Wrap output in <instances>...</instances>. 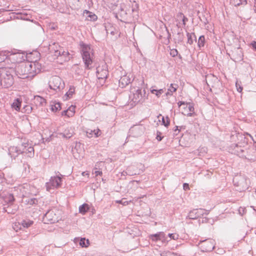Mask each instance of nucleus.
I'll return each instance as SVG.
<instances>
[{"label":"nucleus","mask_w":256,"mask_h":256,"mask_svg":"<svg viewBox=\"0 0 256 256\" xmlns=\"http://www.w3.org/2000/svg\"><path fill=\"white\" fill-rule=\"evenodd\" d=\"M41 64L38 62H26L16 67L17 76L20 78H33L40 72Z\"/></svg>","instance_id":"1"},{"label":"nucleus","mask_w":256,"mask_h":256,"mask_svg":"<svg viewBox=\"0 0 256 256\" xmlns=\"http://www.w3.org/2000/svg\"><path fill=\"white\" fill-rule=\"evenodd\" d=\"M41 64L38 62H26L16 67L17 76L20 78H33L40 72Z\"/></svg>","instance_id":"2"},{"label":"nucleus","mask_w":256,"mask_h":256,"mask_svg":"<svg viewBox=\"0 0 256 256\" xmlns=\"http://www.w3.org/2000/svg\"><path fill=\"white\" fill-rule=\"evenodd\" d=\"M48 50L52 56L57 58H60L61 61L66 62L70 60L69 52L65 51L58 43L53 42L50 44Z\"/></svg>","instance_id":"3"},{"label":"nucleus","mask_w":256,"mask_h":256,"mask_svg":"<svg viewBox=\"0 0 256 256\" xmlns=\"http://www.w3.org/2000/svg\"><path fill=\"white\" fill-rule=\"evenodd\" d=\"M80 46L85 66L86 68L90 69L91 68L90 65L92 62V50L90 46L85 44L83 42L80 43Z\"/></svg>","instance_id":"4"},{"label":"nucleus","mask_w":256,"mask_h":256,"mask_svg":"<svg viewBox=\"0 0 256 256\" xmlns=\"http://www.w3.org/2000/svg\"><path fill=\"white\" fill-rule=\"evenodd\" d=\"M10 69L0 68V86L5 88L10 87L13 84V78Z\"/></svg>","instance_id":"5"},{"label":"nucleus","mask_w":256,"mask_h":256,"mask_svg":"<svg viewBox=\"0 0 256 256\" xmlns=\"http://www.w3.org/2000/svg\"><path fill=\"white\" fill-rule=\"evenodd\" d=\"M132 94L130 96V98L134 104H142L146 99L145 90H142V89H132Z\"/></svg>","instance_id":"6"},{"label":"nucleus","mask_w":256,"mask_h":256,"mask_svg":"<svg viewBox=\"0 0 256 256\" xmlns=\"http://www.w3.org/2000/svg\"><path fill=\"white\" fill-rule=\"evenodd\" d=\"M49 87L50 89L60 92L64 88L65 84L62 79L58 76H52L48 82Z\"/></svg>","instance_id":"7"},{"label":"nucleus","mask_w":256,"mask_h":256,"mask_svg":"<svg viewBox=\"0 0 256 256\" xmlns=\"http://www.w3.org/2000/svg\"><path fill=\"white\" fill-rule=\"evenodd\" d=\"M96 76L100 81V83L102 84L105 82L106 79L107 78L108 72L107 64L102 62L101 65L98 66L96 68Z\"/></svg>","instance_id":"8"},{"label":"nucleus","mask_w":256,"mask_h":256,"mask_svg":"<svg viewBox=\"0 0 256 256\" xmlns=\"http://www.w3.org/2000/svg\"><path fill=\"white\" fill-rule=\"evenodd\" d=\"M62 175L60 174L56 176H52L49 182L46 184V190L50 192L51 190H54L60 187L62 185Z\"/></svg>","instance_id":"9"},{"label":"nucleus","mask_w":256,"mask_h":256,"mask_svg":"<svg viewBox=\"0 0 256 256\" xmlns=\"http://www.w3.org/2000/svg\"><path fill=\"white\" fill-rule=\"evenodd\" d=\"M178 104L180 108L181 107L182 113L183 114L188 116H192V112L194 111L193 104L185 102H179Z\"/></svg>","instance_id":"10"},{"label":"nucleus","mask_w":256,"mask_h":256,"mask_svg":"<svg viewBox=\"0 0 256 256\" xmlns=\"http://www.w3.org/2000/svg\"><path fill=\"white\" fill-rule=\"evenodd\" d=\"M202 250L204 252H211L215 246V242L212 239H208L204 240H200L198 244Z\"/></svg>","instance_id":"11"},{"label":"nucleus","mask_w":256,"mask_h":256,"mask_svg":"<svg viewBox=\"0 0 256 256\" xmlns=\"http://www.w3.org/2000/svg\"><path fill=\"white\" fill-rule=\"evenodd\" d=\"M58 216L54 210H50L44 214L43 221L45 224H52L58 222Z\"/></svg>","instance_id":"12"},{"label":"nucleus","mask_w":256,"mask_h":256,"mask_svg":"<svg viewBox=\"0 0 256 256\" xmlns=\"http://www.w3.org/2000/svg\"><path fill=\"white\" fill-rule=\"evenodd\" d=\"M208 214V210L202 209H194L191 211H190L186 216V218H189L191 220H196L201 216H204V215H207Z\"/></svg>","instance_id":"13"},{"label":"nucleus","mask_w":256,"mask_h":256,"mask_svg":"<svg viewBox=\"0 0 256 256\" xmlns=\"http://www.w3.org/2000/svg\"><path fill=\"white\" fill-rule=\"evenodd\" d=\"M6 56V57H8L9 59L14 63L20 62L24 60L25 58L24 54L18 52H8Z\"/></svg>","instance_id":"14"},{"label":"nucleus","mask_w":256,"mask_h":256,"mask_svg":"<svg viewBox=\"0 0 256 256\" xmlns=\"http://www.w3.org/2000/svg\"><path fill=\"white\" fill-rule=\"evenodd\" d=\"M29 188L30 186L26 184L14 188V192H16L20 197H26L30 194Z\"/></svg>","instance_id":"15"},{"label":"nucleus","mask_w":256,"mask_h":256,"mask_svg":"<svg viewBox=\"0 0 256 256\" xmlns=\"http://www.w3.org/2000/svg\"><path fill=\"white\" fill-rule=\"evenodd\" d=\"M22 154H26L28 156L32 158L34 156V148L28 143H24L21 145V150Z\"/></svg>","instance_id":"16"},{"label":"nucleus","mask_w":256,"mask_h":256,"mask_svg":"<svg viewBox=\"0 0 256 256\" xmlns=\"http://www.w3.org/2000/svg\"><path fill=\"white\" fill-rule=\"evenodd\" d=\"M132 78V76L131 74L129 75H124L120 78L119 80V86L122 88H124L131 82V79Z\"/></svg>","instance_id":"17"},{"label":"nucleus","mask_w":256,"mask_h":256,"mask_svg":"<svg viewBox=\"0 0 256 256\" xmlns=\"http://www.w3.org/2000/svg\"><path fill=\"white\" fill-rule=\"evenodd\" d=\"M150 238L153 241L164 240L165 238V234L164 232H158L154 234H151Z\"/></svg>","instance_id":"18"},{"label":"nucleus","mask_w":256,"mask_h":256,"mask_svg":"<svg viewBox=\"0 0 256 256\" xmlns=\"http://www.w3.org/2000/svg\"><path fill=\"white\" fill-rule=\"evenodd\" d=\"M34 103L36 107H40L44 106L46 102L45 99L42 96H36L34 97Z\"/></svg>","instance_id":"19"},{"label":"nucleus","mask_w":256,"mask_h":256,"mask_svg":"<svg viewBox=\"0 0 256 256\" xmlns=\"http://www.w3.org/2000/svg\"><path fill=\"white\" fill-rule=\"evenodd\" d=\"M238 178H234V185H236L238 186H242V188H240V190H244V189L246 188V186H244V184L246 182V180L244 178H240V179L238 180V181L236 182L238 180Z\"/></svg>","instance_id":"20"},{"label":"nucleus","mask_w":256,"mask_h":256,"mask_svg":"<svg viewBox=\"0 0 256 256\" xmlns=\"http://www.w3.org/2000/svg\"><path fill=\"white\" fill-rule=\"evenodd\" d=\"M4 202L6 204H12L14 200L13 194L6 193L2 196Z\"/></svg>","instance_id":"21"},{"label":"nucleus","mask_w":256,"mask_h":256,"mask_svg":"<svg viewBox=\"0 0 256 256\" xmlns=\"http://www.w3.org/2000/svg\"><path fill=\"white\" fill-rule=\"evenodd\" d=\"M74 133V132L72 128H70L66 129L62 134L64 137L69 138L73 136Z\"/></svg>","instance_id":"22"},{"label":"nucleus","mask_w":256,"mask_h":256,"mask_svg":"<svg viewBox=\"0 0 256 256\" xmlns=\"http://www.w3.org/2000/svg\"><path fill=\"white\" fill-rule=\"evenodd\" d=\"M50 106L51 110L54 112H56L61 109L60 104L59 102H53Z\"/></svg>","instance_id":"23"},{"label":"nucleus","mask_w":256,"mask_h":256,"mask_svg":"<svg viewBox=\"0 0 256 256\" xmlns=\"http://www.w3.org/2000/svg\"><path fill=\"white\" fill-rule=\"evenodd\" d=\"M21 102H22L18 98H17L12 104V106L16 110L18 111L21 106Z\"/></svg>","instance_id":"24"},{"label":"nucleus","mask_w":256,"mask_h":256,"mask_svg":"<svg viewBox=\"0 0 256 256\" xmlns=\"http://www.w3.org/2000/svg\"><path fill=\"white\" fill-rule=\"evenodd\" d=\"M178 88V86L176 84H171L170 88H168V91L166 92V95H172L174 92H175L177 88Z\"/></svg>","instance_id":"25"},{"label":"nucleus","mask_w":256,"mask_h":256,"mask_svg":"<svg viewBox=\"0 0 256 256\" xmlns=\"http://www.w3.org/2000/svg\"><path fill=\"white\" fill-rule=\"evenodd\" d=\"M22 226L24 228H28L34 223L32 220H24L22 222Z\"/></svg>","instance_id":"26"},{"label":"nucleus","mask_w":256,"mask_h":256,"mask_svg":"<svg viewBox=\"0 0 256 256\" xmlns=\"http://www.w3.org/2000/svg\"><path fill=\"white\" fill-rule=\"evenodd\" d=\"M24 202L26 204L34 205L37 204L38 203V200L36 198H26Z\"/></svg>","instance_id":"27"},{"label":"nucleus","mask_w":256,"mask_h":256,"mask_svg":"<svg viewBox=\"0 0 256 256\" xmlns=\"http://www.w3.org/2000/svg\"><path fill=\"white\" fill-rule=\"evenodd\" d=\"M89 210V206L88 204H84L80 206L79 212L81 214H84Z\"/></svg>","instance_id":"28"},{"label":"nucleus","mask_w":256,"mask_h":256,"mask_svg":"<svg viewBox=\"0 0 256 256\" xmlns=\"http://www.w3.org/2000/svg\"><path fill=\"white\" fill-rule=\"evenodd\" d=\"M232 4L234 6H239L240 4L246 5L247 4L246 0H232Z\"/></svg>","instance_id":"29"},{"label":"nucleus","mask_w":256,"mask_h":256,"mask_svg":"<svg viewBox=\"0 0 256 256\" xmlns=\"http://www.w3.org/2000/svg\"><path fill=\"white\" fill-rule=\"evenodd\" d=\"M131 130L134 132L138 131V134H140L143 132V128L141 126H135L132 128Z\"/></svg>","instance_id":"30"},{"label":"nucleus","mask_w":256,"mask_h":256,"mask_svg":"<svg viewBox=\"0 0 256 256\" xmlns=\"http://www.w3.org/2000/svg\"><path fill=\"white\" fill-rule=\"evenodd\" d=\"M66 112L68 114V118L72 116L75 112V106H71L68 110H66Z\"/></svg>","instance_id":"31"},{"label":"nucleus","mask_w":256,"mask_h":256,"mask_svg":"<svg viewBox=\"0 0 256 256\" xmlns=\"http://www.w3.org/2000/svg\"><path fill=\"white\" fill-rule=\"evenodd\" d=\"M82 144L80 142H76V146L74 149H72L73 154H74L76 150L78 154H80L82 152V150L81 149Z\"/></svg>","instance_id":"32"},{"label":"nucleus","mask_w":256,"mask_h":256,"mask_svg":"<svg viewBox=\"0 0 256 256\" xmlns=\"http://www.w3.org/2000/svg\"><path fill=\"white\" fill-rule=\"evenodd\" d=\"M236 53H237L236 56H234V59L236 60H242V59L243 54H242V52L240 48H238L236 50Z\"/></svg>","instance_id":"33"},{"label":"nucleus","mask_w":256,"mask_h":256,"mask_svg":"<svg viewBox=\"0 0 256 256\" xmlns=\"http://www.w3.org/2000/svg\"><path fill=\"white\" fill-rule=\"evenodd\" d=\"M75 92V88L74 86H70L68 92L66 93V95L67 98H70L72 97Z\"/></svg>","instance_id":"34"},{"label":"nucleus","mask_w":256,"mask_h":256,"mask_svg":"<svg viewBox=\"0 0 256 256\" xmlns=\"http://www.w3.org/2000/svg\"><path fill=\"white\" fill-rule=\"evenodd\" d=\"M204 43H205L204 36H200L198 40V46L200 48L203 47L204 45Z\"/></svg>","instance_id":"35"},{"label":"nucleus","mask_w":256,"mask_h":256,"mask_svg":"<svg viewBox=\"0 0 256 256\" xmlns=\"http://www.w3.org/2000/svg\"><path fill=\"white\" fill-rule=\"evenodd\" d=\"M80 245L82 247H88L89 245V240H86L84 238H82L80 242Z\"/></svg>","instance_id":"36"},{"label":"nucleus","mask_w":256,"mask_h":256,"mask_svg":"<svg viewBox=\"0 0 256 256\" xmlns=\"http://www.w3.org/2000/svg\"><path fill=\"white\" fill-rule=\"evenodd\" d=\"M151 92L153 94H155L157 96L159 97L164 92L162 89H160L159 90H151Z\"/></svg>","instance_id":"37"},{"label":"nucleus","mask_w":256,"mask_h":256,"mask_svg":"<svg viewBox=\"0 0 256 256\" xmlns=\"http://www.w3.org/2000/svg\"><path fill=\"white\" fill-rule=\"evenodd\" d=\"M21 150V146L19 147H12L10 148V150L12 152H16L18 154H22V152L20 151V150Z\"/></svg>","instance_id":"38"},{"label":"nucleus","mask_w":256,"mask_h":256,"mask_svg":"<svg viewBox=\"0 0 256 256\" xmlns=\"http://www.w3.org/2000/svg\"><path fill=\"white\" fill-rule=\"evenodd\" d=\"M12 227L14 230H15L16 232H18V230L22 229V223L20 224V222H16L13 224Z\"/></svg>","instance_id":"39"},{"label":"nucleus","mask_w":256,"mask_h":256,"mask_svg":"<svg viewBox=\"0 0 256 256\" xmlns=\"http://www.w3.org/2000/svg\"><path fill=\"white\" fill-rule=\"evenodd\" d=\"M162 122L165 126H168L170 124V120L168 118L166 117V118H162Z\"/></svg>","instance_id":"40"},{"label":"nucleus","mask_w":256,"mask_h":256,"mask_svg":"<svg viewBox=\"0 0 256 256\" xmlns=\"http://www.w3.org/2000/svg\"><path fill=\"white\" fill-rule=\"evenodd\" d=\"M188 37V43L190 44H192L193 43V40L192 38V34L190 33L187 34Z\"/></svg>","instance_id":"41"},{"label":"nucleus","mask_w":256,"mask_h":256,"mask_svg":"<svg viewBox=\"0 0 256 256\" xmlns=\"http://www.w3.org/2000/svg\"><path fill=\"white\" fill-rule=\"evenodd\" d=\"M116 202L118 203V204H122L124 206H126L128 204L129 202L126 200V199L124 198V199H122V200H116Z\"/></svg>","instance_id":"42"},{"label":"nucleus","mask_w":256,"mask_h":256,"mask_svg":"<svg viewBox=\"0 0 256 256\" xmlns=\"http://www.w3.org/2000/svg\"><path fill=\"white\" fill-rule=\"evenodd\" d=\"M93 174L95 175L96 176H101L102 174V172L100 170H98L96 168H94L92 172Z\"/></svg>","instance_id":"43"},{"label":"nucleus","mask_w":256,"mask_h":256,"mask_svg":"<svg viewBox=\"0 0 256 256\" xmlns=\"http://www.w3.org/2000/svg\"><path fill=\"white\" fill-rule=\"evenodd\" d=\"M168 236L171 239L174 240H177L178 238V235L176 234H169Z\"/></svg>","instance_id":"44"},{"label":"nucleus","mask_w":256,"mask_h":256,"mask_svg":"<svg viewBox=\"0 0 256 256\" xmlns=\"http://www.w3.org/2000/svg\"><path fill=\"white\" fill-rule=\"evenodd\" d=\"M178 52L176 49H172L170 50V54L172 56L174 57L177 56Z\"/></svg>","instance_id":"45"},{"label":"nucleus","mask_w":256,"mask_h":256,"mask_svg":"<svg viewBox=\"0 0 256 256\" xmlns=\"http://www.w3.org/2000/svg\"><path fill=\"white\" fill-rule=\"evenodd\" d=\"M236 86L237 88V90L239 92H241L242 90V88L240 86V85L238 84V81H236Z\"/></svg>","instance_id":"46"},{"label":"nucleus","mask_w":256,"mask_h":256,"mask_svg":"<svg viewBox=\"0 0 256 256\" xmlns=\"http://www.w3.org/2000/svg\"><path fill=\"white\" fill-rule=\"evenodd\" d=\"M93 130H88L86 132V134H87V136L89 138H92L93 136H94V132H93Z\"/></svg>","instance_id":"47"},{"label":"nucleus","mask_w":256,"mask_h":256,"mask_svg":"<svg viewBox=\"0 0 256 256\" xmlns=\"http://www.w3.org/2000/svg\"><path fill=\"white\" fill-rule=\"evenodd\" d=\"M178 17L182 18L183 24L184 25H185V20H187V18L184 16L182 13H180L178 14Z\"/></svg>","instance_id":"48"},{"label":"nucleus","mask_w":256,"mask_h":256,"mask_svg":"<svg viewBox=\"0 0 256 256\" xmlns=\"http://www.w3.org/2000/svg\"><path fill=\"white\" fill-rule=\"evenodd\" d=\"M100 131V130L99 129L94 130H93L94 136H95V137L97 138L100 136V134H99Z\"/></svg>","instance_id":"49"},{"label":"nucleus","mask_w":256,"mask_h":256,"mask_svg":"<svg viewBox=\"0 0 256 256\" xmlns=\"http://www.w3.org/2000/svg\"><path fill=\"white\" fill-rule=\"evenodd\" d=\"M183 188L184 190H186L190 189L189 185L187 183H184L183 184Z\"/></svg>","instance_id":"50"},{"label":"nucleus","mask_w":256,"mask_h":256,"mask_svg":"<svg viewBox=\"0 0 256 256\" xmlns=\"http://www.w3.org/2000/svg\"><path fill=\"white\" fill-rule=\"evenodd\" d=\"M161 133L160 132H158L157 133V136L156 138L158 141H160L162 140V137L160 136Z\"/></svg>","instance_id":"51"},{"label":"nucleus","mask_w":256,"mask_h":256,"mask_svg":"<svg viewBox=\"0 0 256 256\" xmlns=\"http://www.w3.org/2000/svg\"><path fill=\"white\" fill-rule=\"evenodd\" d=\"M251 46H252V48L256 50V41H252L250 44Z\"/></svg>","instance_id":"52"},{"label":"nucleus","mask_w":256,"mask_h":256,"mask_svg":"<svg viewBox=\"0 0 256 256\" xmlns=\"http://www.w3.org/2000/svg\"><path fill=\"white\" fill-rule=\"evenodd\" d=\"M5 59V56H2V53H0V62L4 61Z\"/></svg>","instance_id":"53"},{"label":"nucleus","mask_w":256,"mask_h":256,"mask_svg":"<svg viewBox=\"0 0 256 256\" xmlns=\"http://www.w3.org/2000/svg\"><path fill=\"white\" fill-rule=\"evenodd\" d=\"M174 134L177 135L180 132V130L178 129V126H176V128L174 130Z\"/></svg>","instance_id":"54"},{"label":"nucleus","mask_w":256,"mask_h":256,"mask_svg":"<svg viewBox=\"0 0 256 256\" xmlns=\"http://www.w3.org/2000/svg\"><path fill=\"white\" fill-rule=\"evenodd\" d=\"M206 148H202L198 150V151H200V152H206Z\"/></svg>","instance_id":"55"},{"label":"nucleus","mask_w":256,"mask_h":256,"mask_svg":"<svg viewBox=\"0 0 256 256\" xmlns=\"http://www.w3.org/2000/svg\"><path fill=\"white\" fill-rule=\"evenodd\" d=\"M126 173L129 175H134L133 173H132L130 172L129 168L126 169Z\"/></svg>","instance_id":"56"},{"label":"nucleus","mask_w":256,"mask_h":256,"mask_svg":"<svg viewBox=\"0 0 256 256\" xmlns=\"http://www.w3.org/2000/svg\"><path fill=\"white\" fill-rule=\"evenodd\" d=\"M89 16L92 18L93 20H94L95 19H96V16L95 14H93V15L90 14Z\"/></svg>","instance_id":"57"},{"label":"nucleus","mask_w":256,"mask_h":256,"mask_svg":"<svg viewBox=\"0 0 256 256\" xmlns=\"http://www.w3.org/2000/svg\"><path fill=\"white\" fill-rule=\"evenodd\" d=\"M62 116H66L68 117V114H67V112H66V110H64L62 112Z\"/></svg>","instance_id":"58"},{"label":"nucleus","mask_w":256,"mask_h":256,"mask_svg":"<svg viewBox=\"0 0 256 256\" xmlns=\"http://www.w3.org/2000/svg\"><path fill=\"white\" fill-rule=\"evenodd\" d=\"M82 175L83 176H89V173L88 172H82Z\"/></svg>","instance_id":"59"},{"label":"nucleus","mask_w":256,"mask_h":256,"mask_svg":"<svg viewBox=\"0 0 256 256\" xmlns=\"http://www.w3.org/2000/svg\"><path fill=\"white\" fill-rule=\"evenodd\" d=\"M235 2H239V1H235Z\"/></svg>","instance_id":"60"},{"label":"nucleus","mask_w":256,"mask_h":256,"mask_svg":"<svg viewBox=\"0 0 256 256\" xmlns=\"http://www.w3.org/2000/svg\"><path fill=\"white\" fill-rule=\"evenodd\" d=\"M80 0H78V1H80Z\"/></svg>","instance_id":"61"}]
</instances>
